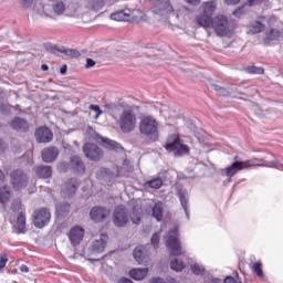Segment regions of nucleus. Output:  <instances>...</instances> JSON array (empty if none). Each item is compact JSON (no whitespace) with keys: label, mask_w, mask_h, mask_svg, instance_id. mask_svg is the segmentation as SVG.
<instances>
[{"label":"nucleus","mask_w":283,"mask_h":283,"mask_svg":"<svg viewBox=\"0 0 283 283\" xmlns=\"http://www.w3.org/2000/svg\"><path fill=\"white\" fill-rule=\"evenodd\" d=\"M251 167H274L283 171V165L277 161H264L263 164H255L253 160L247 161H234L226 168V176L228 178H233L238 171H243V169H251Z\"/></svg>","instance_id":"nucleus-1"},{"label":"nucleus","mask_w":283,"mask_h":283,"mask_svg":"<svg viewBox=\"0 0 283 283\" xmlns=\"http://www.w3.org/2000/svg\"><path fill=\"white\" fill-rule=\"evenodd\" d=\"M165 149L174 154V156H185L189 154L190 148L180 139L178 135H170L165 144Z\"/></svg>","instance_id":"nucleus-2"},{"label":"nucleus","mask_w":283,"mask_h":283,"mask_svg":"<svg viewBox=\"0 0 283 283\" xmlns=\"http://www.w3.org/2000/svg\"><path fill=\"white\" fill-rule=\"evenodd\" d=\"M136 113L132 107L125 108L119 115L118 125L123 132V134H129V132H134L136 129Z\"/></svg>","instance_id":"nucleus-3"},{"label":"nucleus","mask_w":283,"mask_h":283,"mask_svg":"<svg viewBox=\"0 0 283 283\" xmlns=\"http://www.w3.org/2000/svg\"><path fill=\"white\" fill-rule=\"evenodd\" d=\"M212 28L217 34V36H231L233 34V23L229 21V18L224 15H217L213 19Z\"/></svg>","instance_id":"nucleus-4"},{"label":"nucleus","mask_w":283,"mask_h":283,"mask_svg":"<svg viewBox=\"0 0 283 283\" xmlns=\"http://www.w3.org/2000/svg\"><path fill=\"white\" fill-rule=\"evenodd\" d=\"M139 132L151 140H156L158 138V122L151 116L144 117L139 124Z\"/></svg>","instance_id":"nucleus-5"},{"label":"nucleus","mask_w":283,"mask_h":283,"mask_svg":"<svg viewBox=\"0 0 283 283\" xmlns=\"http://www.w3.org/2000/svg\"><path fill=\"white\" fill-rule=\"evenodd\" d=\"M166 247L170 255H182V245L180 240H178V228L170 230L166 237Z\"/></svg>","instance_id":"nucleus-6"},{"label":"nucleus","mask_w":283,"mask_h":283,"mask_svg":"<svg viewBox=\"0 0 283 283\" xmlns=\"http://www.w3.org/2000/svg\"><path fill=\"white\" fill-rule=\"evenodd\" d=\"M50 220H52V213L48 208H40L33 212V222L36 229L48 227V224H50Z\"/></svg>","instance_id":"nucleus-7"},{"label":"nucleus","mask_w":283,"mask_h":283,"mask_svg":"<svg viewBox=\"0 0 283 283\" xmlns=\"http://www.w3.org/2000/svg\"><path fill=\"white\" fill-rule=\"evenodd\" d=\"M151 3H155L153 7V12L155 14H159L160 17H167V14H171V17H176L174 14V7H171V2L169 0H150Z\"/></svg>","instance_id":"nucleus-8"},{"label":"nucleus","mask_w":283,"mask_h":283,"mask_svg":"<svg viewBox=\"0 0 283 283\" xmlns=\"http://www.w3.org/2000/svg\"><path fill=\"white\" fill-rule=\"evenodd\" d=\"M115 227H125L129 222V212L125 206H117L113 213Z\"/></svg>","instance_id":"nucleus-9"},{"label":"nucleus","mask_w":283,"mask_h":283,"mask_svg":"<svg viewBox=\"0 0 283 283\" xmlns=\"http://www.w3.org/2000/svg\"><path fill=\"white\" fill-rule=\"evenodd\" d=\"M11 185L20 190L28 187V175L23 170H15L11 174Z\"/></svg>","instance_id":"nucleus-10"},{"label":"nucleus","mask_w":283,"mask_h":283,"mask_svg":"<svg viewBox=\"0 0 283 283\" xmlns=\"http://www.w3.org/2000/svg\"><path fill=\"white\" fill-rule=\"evenodd\" d=\"M83 151L86 158H90V160H98L99 158H103V150H101V148H98L96 144H85L83 147Z\"/></svg>","instance_id":"nucleus-11"},{"label":"nucleus","mask_w":283,"mask_h":283,"mask_svg":"<svg viewBox=\"0 0 283 283\" xmlns=\"http://www.w3.org/2000/svg\"><path fill=\"white\" fill-rule=\"evenodd\" d=\"M84 235H85V230L82 227L80 226L73 227L69 232V239L71 244H73V247H78Z\"/></svg>","instance_id":"nucleus-12"},{"label":"nucleus","mask_w":283,"mask_h":283,"mask_svg":"<svg viewBox=\"0 0 283 283\" xmlns=\"http://www.w3.org/2000/svg\"><path fill=\"white\" fill-rule=\"evenodd\" d=\"M35 138L38 143H52L54 135L50 128L42 126L35 130Z\"/></svg>","instance_id":"nucleus-13"},{"label":"nucleus","mask_w":283,"mask_h":283,"mask_svg":"<svg viewBox=\"0 0 283 283\" xmlns=\"http://www.w3.org/2000/svg\"><path fill=\"white\" fill-rule=\"evenodd\" d=\"M90 216L94 222H103V220L109 216V210L104 207H94L92 208Z\"/></svg>","instance_id":"nucleus-14"},{"label":"nucleus","mask_w":283,"mask_h":283,"mask_svg":"<svg viewBox=\"0 0 283 283\" xmlns=\"http://www.w3.org/2000/svg\"><path fill=\"white\" fill-rule=\"evenodd\" d=\"M70 169L77 175L85 174V164L83 163V159L78 156H72L70 159Z\"/></svg>","instance_id":"nucleus-15"},{"label":"nucleus","mask_w":283,"mask_h":283,"mask_svg":"<svg viewBox=\"0 0 283 283\" xmlns=\"http://www.w3.org/2000/svg\"><path fill=\"white\" fill-rule=\"evenodd\" d=\"M78 188V181L76 179H71L62 186V195L64 198H70L76 193Z\"/></svg>","instance_id":"nucleus-16"},{"label":"nucleus","mask_w":283,"mask_h":283,"mask_svg":"<svg viewBox=\"0 0 283 283\" xmlns=\"http://www.w3.org/2000/svg\"><path fill=\"white\" fill-rule=\"evenodd\" d=\"M107 234H101L98 240H95L91 245L92 253H103L105 251V247H107Z\"/></svg>","instance_id":"nucleus-17"},{"label":"nucleus","mask_w":283,"mask_h":283,"mask_svg":"<svg viewBox=\"0 0 283 283\" xmlns=\"http://www.w3.org/2000/svg\"><path fill=\"white\" fill-rule=\"evenodd\" d=\"M59 158V148L49 147L42 150V160L44 163H54Z\"/></svg>","instance_id":"nucleus-18"},{"label":"nucleus","mask_w":283,"mask_h":283,"mask_svg":"<svg viewBox=\"0 0 283 283\" xmlns=\"http://www.w3.org/2000/svg\"><path fill=\"white\" fill-rule=\"evenodd\" d=\"M113 21H132L134 19V11L129 9L117 11L111 14Z\"/></svg>","instance_id":"nucleus-19"},{"label":"nucleus","mask_w":283,"mask_h":283,"mask_svg":"<svg viewBox=\"0 0 283 283\" xmlns=\"http://www.w3.org/2000/svg\"><path fill=\"white\" fill-rule=\"evenodd\" d=\"M266 17H261L260 20L252 22L249 25L248 34H260L264 30V23H266Z\"/></svg>","instance_id":"nucleus-20"},{"label":"nucleus","mask_w":283,"mask_h":283,"mask_svg":"<svg viewBox=\"0 0 283 283\" xmlns=\"http://www.w3.org/2000/svg\"><path fill=\"white\" fill-rule=\"evenodd\" d=\"M178 198L181 202V207L186 213V217L189 218V192H187L186 189H179Z\"/></svg>","instance_id":"nucleus-21"},{"label":"nucleus","mask_w":283,"mask_h":283,"mask_svg":"<svg viewBox=\"0 0 283 283\" xmlns=\"http://www.w3.org/2000/svg\"><path fill=\"white\" fill-rule=\"evenodd\" d=\"M13 229L15 233H25V212L20 211Z\"/></svg>","instance_id":"nucleus-22"},{"label":"nucleus","mask_w":283,"mask_h":283,"mask_svg":"<svg viewBox=\"0 0 283 283\" xmlns=\"http://www.w3.org/2000/svg\"><path fill=\"white\" fill-rule=\"evenodd\" d=\"M130 220L133 224H140V220H143V207L137 203L133 207Z\"/></svg>","instance_id":"nucleus-23"},{"label":"nucleus","mask_w":283,"mask_h":283,"mask_svg":"<svg viewBox=\"0 0 283 283\" xmlns=\"http://www.w3.org/2000/svg\"><path fill=\"white\" fill-rule=\"evenodd\" d=\"M198 25L201 28H211L213 27V17L207 15L202 13L201 15H198L196 19Z\"/></svg>","instance_id":"nucleus-24"},{"label":"nucleus","mask_w":283,"mask_h":283,"mask_svg":"<svg viewBox=\"0 0 283 283\" xmlns=\"http://www.w3.org/2000/svg\"><path fill=\"white\" fill-rule=\"evenodd\" d=\"M97 143H101V145L106 149H115V150L123 149V146H120V144L114 140L107 139L105 137H99L97 139Z\"/></svg>","instance_id":"nucleus-25"},{"label":"nucleus","mask_w":283,"mask_h":283,"mask_svg":"<svg viewBox=\"0 0 283 283\" xmlns=\"http://www.w3.org/2000/svg\"><path fill=\"white\" fill-rule=\"evenodd\" d=\"M147 273H149V269L144 268V269H133L129 272V275L133 280H145L147 277Z\"/></svg>","instance_id":"nucleus-26"},{"label":"nucleus","mask_w":283,"mask_h":283,"mask_svg":"<svg viewBox=\"0 0 283 283\" xmlns=\"http://www.w3.org/2000/svg\"><path fill=\"white\" fill-rule=\"evenodd\" d=\"M12 129L15 132H25L28 129V122L23 118L17 117L11 122Z\"/></svg>","instance_id":"nucleus-27"},{"label":"nucleus","mask_w":283,"mask_h":283,"mask_svg":"<svg viewBox=\"0 0 283 283\" xmlns=\"http://www.w3.org/2000/svg\"><path fill=\"white\" fill-rule=\"evenodd\" d=\"M52 10L56 17H63V14H67V7H65V2L57 1L52 6Z\"/></svg>","instance_id":"nucleus-28"},{"label":"nucleus","mask_w":283,"mask_h":283,"mask_svg":"<svg viewBox=\"0 0 283 283\" xmlns=\"http://www.w3.org/2000/svg\"><path fill=\"white\" fill-rule=\"evenodd\" d=\"M48 10H50V6L48 4H35L33 7V14L38 17H50V12H48Z\"/></svg>","instance_id":"nucleus-29"},{"label":"nucleus","mask_w":283,"mask_h":283,"mask_svg":"<svg viewBox=\"0 0 283 283\" xmlns=\"http://www.w3.org/2000/svg\"><path fill=\"white\" fill-rule=\"evenodd\" d=\"M10 198H12V193L10 192V187H7V186L0 187L1 205H8V202H10Z\"/></svg>","instance_id":"nucleus-30"},{"label":"nucleus","mask_w":283,"mask_h":283,"mask_svg":"<svg viewBox=\"0 0 283 283\" xmlns=\"http://www.w3.org/2000/svg\"><path fill=\"white\" fill-rule=\"evenodd\" d=\"M201 11L203 12V14L208 17H213V12H216V2L213 1L203 2L201 4Z\"/></svg>","instance_id":"nucleus-31"},{"label":"nucleus","mask_w":283,"mask_h":283,"mask_svg":"<svg viewBox=\"0 0 283 283\" xmlns=\"http://www.w3.org/2000/svg\"><path fill=\"white\" fill-rule=\"evenodd\" d=\"M36 174L39 178H50L52 176V167L50 166H39L36 168Z\"/></svg>","instance_id":"nucleus-32"},{"label":"nucleus","mask_w":283,"mask_h":283,"mask_svg":"<svg viewBox=\"0 0 283 283\" xmlns=\"http://www.w3.org/2000/svg\"><path fill=\"white\" fill-rule=\"evenodd\" d=\"M96 177L99 180H112L114 178V175L107 169V168H99L98 171L96 172Z\"/></svg>","instance_id":"nucleus-33"},{"label":"nucleus","mask_w":283,"mask_h":283,"mask_svg":"<svg viewBox=\"0 0 283 283\" xmlns=\"http://www.w3.org/2000/svg\"><path fill=\"white\" fill-rule=\"evenodd\" d=\"M81 12V3L75 2L66 8L65 17H76Z\"/></svg>","instance_id":"nucleus-34"},{"label":"nucleus","mask_w":283,"mask_h":283,"mask_svg":"<svg viewBox=\"0 0 283 283\" xmlns=\"http://www.w3.org/2000/svg\"><path fill=\"white\" fill-rule=\"evenodd\" d=\"M145 248L143 247H137L134 252H133V255L135 258V262L137 264H144L145 263V256H143V251H144Z\"/></svg>","instance_id":"nucleus-35"},{"label":"nucleus","mask_w":283,"mask_h":283,"mask_svg":"<svg viewBox=\"0 0 283 283\" xmlns=\"http://www.w3.org/2000/svg\"><path fill=\"white\" fill-rule=\"evenodd\" d=\"M279 36H280V31L275 29H270L269 31L265 32L264 41L265 43H271V41H275V39H279Z\"/></svg>","instance_id":"nucleus-36"},{"label":"nucleus","mask_w":283,"mask_h":283,"mask_svg":"<svg viewBox=\"0 0 283 283\" xmlns=\"http://www.w3.org/2000/svg\"><path fill=\"white\" fill-rule=\"evenodd\" d=\"M145 187H149L150 189H160V187H163V178L157 177L148 180L145 182Z\"/></svg>","instance_id":"nucleus-37"},{"label":"nucleus","mask_w":283,"mask_h":283,"mask_svg":"<svg viewBox=\"0 0 283 283\" xmlns=\"http://www.w3.org/2000/svg\"><path fill=\"white\" fill-rule=\"evenodd\" d=\"M153 217L157 219V222H160V220H163V202L155 203L153 208Z\"/></svg>","instance_id":"nucleus-38"},{"label":"nucleus","mask_w":283,"mask_h":283,"mask_svg":"<svg viewBox=\"0 0 283 283\" xmlns=\"http://www.w3.org/2000/svg\"><path fill=\"white\" fill-rule=\"evenodd\" d=\"M170 269L177 273L185 270V263L182 261L175 259L170 262Z\"/></svg>","instance_id":"nucleus-39"},{"label":"nucleus","mask_w":283,"mask_h":283,"mask_svg":"<svg viewBox=\"0 0 283 283\" xmlns=\"http://www.w3.org/2000/svg\"><path fill=\"white\" fill-rule=\"evenodd\" d=\"M251 269L258 277H264V271L262 270V262L258 261L255 263H252Z\"/></svg>","instance_id":"nucleus-40"},{"label":"nucleus","mask_w":283,"mask_h":283,"mask_svg":"<svg viewBox=\"0 0 283 283\" xmlns=\"http://www.w3.org/2000/svg\"><path fill=\"white\" fill-rule=\"evenodd\" d=\"M190 269L195 275H202L205 273V265L200 263H192Z\"/></svg>","instance_id":"nucleus-41"},{"label":"nucleus","mask_w":283,"mask_h":283,"mask_svg":"<svg viewBox=\"0 0 283 283\" xmlns=\"http://www.w3.org/2000/svg\"><path fill=\"white\" fill-rule=\"evenodd\" d=\"M57 213H61V216H64V213H70V203L62 202L59 206H56Z\"/></svg>","instance_id":"nucleus-42"},{"label":"nucleus","mask_w":283,"mask_h":283,"mask_svg":"<svg viewBox=\"0 0 283 283\" xmlns=\"http://www.w3.org/2000/svg\"><path fill=\"white\" fill-rule=\"evenodd\" d=\"M66 56H72L73 59H78L81 56V52L74 50V49H64L61 51Z\"/></svg>","instance_id":"nucleus-43"},{"label":"nucleus","mask_w":283,"mask_h":283,"mask_svg":"<svg viewBox=\"0 0 283 283\" xmlns=\"http://www.w3.org/2000/svg\"><path fill=\"white\" fill-rule=\"evenodd\" d=\"M211 87L217 92L218 96H229L227 88L218 86V84H212Z\"/></svg>","instance_id":"nucleus-44"},{"label":"nucleus","mask_w":283,"mask_h":283,"mask_svg":"<svg viewBox=\"0 0 283 283\" xmlns=\"http://www.w3.org/2000/svg\"><path fill=\"white\" fill-rule=\"evenodd\" d=\"M91 10H94V12H98L103 8V1L101 0H92L90 2Z\"/></svg>","instance_id":"nucleus-45"},{"label":"nucleus","mask_w":283,"mask_h":283,"mask_svg":"<svg viewBox=\"0 0 283 283\" xmlns=\"http://www.w3.org/2000/svg\"><path fill=\"white\" fill-rule=\"evenodd\" d=\"M245 70L249 74H262L264 72V69L259 66H248Z\"/></svg>","instance_id":"nucleus-46"},{"label":"nucleus","mask_w":283,"mask_h":283,"mask_svg":"<svg viewBox=\"0 0 283 283\" xmlns=\"http://www.w3.org/2000/svg\"><path fill=\"white\" fill-rule=\"evenodd\" d=\"M11 210H13L14 213H17V211H23V206L21 205V200H14L11 205Z\"/></svg>","instance_id":"nucleus-47"},{"label":"nucleus","mask_w":283,"mask_h":283,"mask_svg":"<svg viewBox=\"0 0 283 283\" xmlns=\"http://www.w3.org/2000/svg\"><path fill=\"white\" fill-rule=\"evenodd\" d=\"M90 109H92V112H95V119L98 120V117L101 116V114H103V109H101V106L98 105H90Z\"/></svg>","instance_id":"nucleus-48"},{"label":"nucleus","mask_w":283,"mask_h":283,"mask_svg":"<svg viewBox=\"0 0 283 283\" xmlns=\"http://www.w3.org/2000/svg\"><path fill=\"white\" fill-rule=\"evenodd\" d=\"M223 283H242V280L240 279V276H227L224 280H223Z\"/></svg>","instance_id":"nucleus-49"},{"label":"nucleus","mask_w":283,"mask_h":283,"mask_svg":"<svg viewBox=\"0 0 283 283\" xmlns=\"http://www.w3.org/2000/svg\"><path fill=\"white\" fill-rule=\"evenodd\" d=\"M160 242V233H155L151 238V244L155 249H158V244Z\"/></svg>","instance_id":"nucleus-50"},{"label":"nucleus","mask_w":283,"mask_h":283,"mask_svg":"<svg viewBox=\"0 0 283 283\" xmlns=\"http://www.w3.org/2000/svg\"><path fill=\"white\" fill-rule=\"evenodd\" d=\"M6 264H8V255L1 254V256H0V271H1V269H6Z\"/></svg>","instance_id":"nucleus-51"},{"label":"nucleus","mask_w":283,"mask_h":283,"mask_svg":"<svg viewBox=\"0 0 283 283\" xmlns=\"http://www.w3.org/2000/svg\"><path fill=\"white\" fill-rule=\"evenodd\" d=\"M32 3H34V0H21L22 8H32Z\"/></svg>","instance_id":"nucleus-52"},{"label":"nucleus","mask_w":283,"mask_h":283,"mask_svg":"<svg viewBox=\"0 0 283 283\" xmlns=\"http://www.w3.org/2000/svg\"><path fill=\"white\" fill-rule=\"evenodd\" d=\"M241 1L242 0H224V3H227V6H238Z\"/></svg>","instance_id":"nucleus-53"},{"label":"nucleus","mask_w":283,"mask_h":283,"mask_svg":"<svg viewBox=\"0 0 283 283\" xmlns=\"http://www.w3.org/2000/svg\"><path fill=\"white\" fill-rule=\"evenodd\" d=\"M205 283H222V280H220L218 277H210V279L206 280Z\"/></svg>","instance_id":"nucleus-54"},{"label":"nucleus","mask_w":283,"mask_h":283,"mask_svg":"<svg viewBox=\"0 0 283 283\" xmlns=\"http://www.w3.org/2000/svg\"><path fill=\"white\" fill-rule=\"evenodd\" d=\"M94 65H96V62L94 60H92V59L86 60L85 67L90 69V67H94Z\"/></svg>","instance_id":"nucleus-55"},{"label":"nucleus","mask_w":283,"mask_h":283,"mask_svg":"<svg viewBox=\"0 0 283 283\" xmlns=\"http://www.w3.org/2000/svg\"><path fill=\"white\" fill-rule=\"evenodd\" d=\"M189 6H200V0H185Z\"/></svg>","instance_id":"nucleus-56"},{"label":"nucleus","mask_w":283,"mask_h":283,"mask_svg":"<svg viewBox=\"0 0 283 283\" xmlns=\"http://www.w3.org/2000/svg\"><path fill=\"white\" fill-rule=\"evenodd\" d=\"M20 271L21 273H30V268H28L25 264H22L20 265Z\"/></svg>","instance_id":"nucleus-57"},{"label":"nucleus","mask_w":283,"mask_h":283,"mask_svg":"<svg viewBox=\"0 0 283 283\" xmlns=\"http://www.w3.org/2000/svg\"><path fill=\"white\" fill-rule=\"evenodd\" d=\"M258 3H262V0H248V6H258Z\"/></svg>","instance_id":"nucleus-58"},{"label":"nucleus","mask_w":283,"mask_h":283,"mask_svg":"<svg viewBox=\"0 0 283 283\" xmlns=\"http://www.w3.org/2000/svg\"><path fill=\"white\" fill-rule=\"evenodd\" d=\"M61 74H66L67 73V65H62L60 69Z\"/></svg>","instance_id":"nucleus-59"},{"label":"nucleus","mask_w":283,"mask_h":283,"mask_svg":"<svg viewBox=\"0 0 283 283\" xmlns=\"http://www.w3.org/2000/svg\"><path fill=\"white\" fill-rule=\"evenodd\" d=\"M59 170H60V171H67V168L65 167V164H64V163H62V164L59 165Z\"/></svg>","instance_id":"nucleus-60"},{"label":"nucleus","mask_w":283,"mask_h":283,"mask_svg":"<svg viewBox=\"0 0 283 283\" xmlns=\"http://www.w3.org/2000/svg\"><path fill=\"white\" fill-rule=\"evenodd\" d=\"M41 70H43V72H48L50 67L46 64H42Z\"/></svg>","instance_id":"nucleus-61"},{"label":"nucleus","mask_w":283,"mask_h":283,"mask_svg":"<svg viewBox=\"0 0 283 283\" xmlns=\"http://www.w3.org/2000/svg\"><path fill=\"white\" fill-rule=\"evenodd\" d=\"M240 12H242V9H238L234 11V17H240Z\"/></svg>","instance_id":"nucleus-62"},{"label":"nucleus","mask_w":283,"mask_h":283,"mask_svg":"<svg viewBox=\"0 0 283 283\" xmlns=\"http://www.w3.org/2000/svg\"><path fill=\"white\" fill-rule=\"evenodd\" d=\"M0 182H3V171L0 170Z\"/></svg>","instance_id":"nucleus-63"},{"label":"nucleus","mask_w":283,"mask_h":283,"mask_svg":"<svg viewBox=\"0 0 283 283\" xmlns=\"http://www.w3.org/2000/svg\"><path fill=\"white\" fill-rule=\"evenodd\" d=\"M275 20H276L275 17L270 18V21H275Z\"/></svg>","instance_id":"nucleus-64"}]
</instances>
